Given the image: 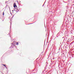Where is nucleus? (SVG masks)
<instances>
[{
    "instance_id": "nucleus-1",
    "label": "nucleus",
    "mask_w": 74,
    "mask_h": 74,
    "mask_svg": "<svg viewBox=\"0 0 74 74\" xmlns=\"http://www.w3.org/2000/svg\"><path fill=\"white\" fill-rule=\"evenodd\" d=\"M14 8L17 7V6L16 5V3H14Z\"/></svg>"
},
{
    "instance_id": "nucleus-2",
    "label": "nucleus",
    "mask_w": 74,
    "mask_h": 74,
    "mask_svg": "<svg viewBox=\"0 0 74 74\" xmlns=\"http://www.w3.org/2000/svg\"><path fill=\"white\" fill-rule=\"evenodd\" d=\"M3 66H5V67H6V66H6V65H5V64H3Z\"/></svg>"
},
{
    "instance_id": "nucleus-3",
    "label": "nucleus",
    "mask_w": 74,
    "mask_h": 74,
    "mask_svg": "<svg viewBox=\"0 0 74 74\" xmlns=\"http://www.w3.org/2000/svg\"><path fill=\"white\" fill-rule=\"evenodd\" d=\"M16 44H17V45H18L19 44V43H18V42H17Z\"/></svg>"
},
{
    "instance_id": "nucleus-4",
    "label": "nucleus",
    "mask_w": 74,
    "mask_h": 74,
    "mask_svg": "<svg viewBox=\"0 0 74 74\" xmlns=\"http://www.w3.org/2000/svg\"><path fill=\"white\" fill-rule=\"evenodd\" d=\"M4 15V12H3V15Z\"/></svg>"
},
{
    "instance_id": "nucleus-5",
    "label": "nucleus",
    "mask_w": 74,
    "mask_h": 74,
    "mask_svg": "<svg viewBox=\"0 0 74 74\" xmlns=\"http://www.w3.org/2000/svg\"><path fill=\"white\" fill-rule=\"evenodd\" d=\"M43 6H44V5H43Z\"/></svg>"
}]
</instances>
